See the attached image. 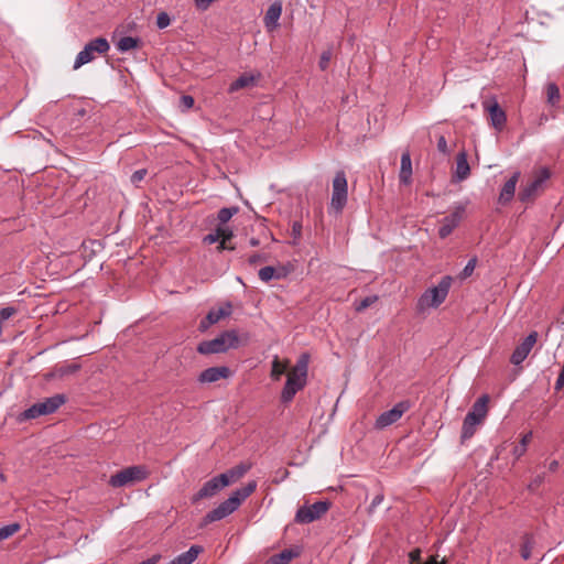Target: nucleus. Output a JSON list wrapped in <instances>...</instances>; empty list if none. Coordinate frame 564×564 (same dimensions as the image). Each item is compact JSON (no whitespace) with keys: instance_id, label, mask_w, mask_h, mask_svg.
Returning a JSON list of instances; mask_svg holds the SVG:
<instances>
[{"instance_id":"24","label":"nucleus","mask_w":564,"mask_h":564,"mask_svg":"<svg viewBox=\"0 0 564 564\" xmlns=\"http://www.w3.org/2000/svg\"><path fill=\"white\" fill-rule=\"evenodd\" d=\"M400 182L404 185H409L412 181V162L409 151L401 155V166L399 174Z\"/></svg>"},{"instance_id":"17","label":"nucleus","mask_w":564,"mask_h":564,"mask_svg":"<svg viewBox=\"0 0 564 564\" xmlns=\"http://www.w3.org/2000/svg\"><path fill=\"white\" fill-rule=\"evenodd\" d=\"M230 376V369L226 366L210 367L200 372L198 381L200 383H213L220 379H227Z\"/></svg>"},{"instance_id":"46","label":"nucleus","mask_w":564,"mask_h":564,"mask_svg":"<svg viewBox=\"0 0 564 564\" xmlns=\"http://www.w3.org/2000/svg\"><path fill=\"white\" fill-rule=\"evenodd\" d=\"M532 435H533V434H532V432H531V431H530V432H528V433H525V434L521 437V440H520V443H519V444H520V445H523V446L527 448V447H528V445H529V443H530V442H531V440H532Z\"/></svg>"},{"instance_id":"23","label":"nucleus","mask_w":564,"mask_h":564,"mask_svg":"<svg viewBox=\"0 0 564 564\" xmlns=\"http://www.w3.org/2000/svg\"><path fill=\"white\" fill-rule=\"evenodd\" d=\"M251 465L241 463L227 471L220 474V478H225L228 481V486L235 484L240 478L245 476V474L250 469Z\"/></svg>"},{"instance_id":"32","label":"nucleus","mask_w":564,"mask_h":564,"mask_svg":"<svg viewBox=\"0 0 564 564\" xmlns=\"http://www.w3.org/2000/svg\"><path fill=\"white\" fill-rule=\"evenodd\" d=\"M533 544H534V542H533L532 538L529 535H525L524 541L520 549L521 557L523 560H529L531 557Z\"/></svg>"},{"instance_id":"52","label":"nucleus","mask_w":564,"mask_h":564,"mask_svg":"<svg viewBox=\"0 0 564 564\" xmlns=\"http://www.w3.org/2000/svg\"><path fill=\"white\" fill-rule=\"evenodd\" d=\"M257 260H258V256H253L250 258V262H252V263L256 262Z\"/></svg>"},{"instance_id":"26","label":"nucleus","mask_w":564,"mask_h":564,"mask_svg":"<svg viewBox=\"0 0 564 564\" xmlns=\"http://www.w3.org/2000/svg\"><path fill=\"white\" fill-rule=\"evenodd\" d=\"M289 368V361H281L278 356L274 357L272 361V369H271V378L273 380H280L282 375L288 370Z\"/></svg>"},{"instance_id":"49","label":"nucleus","mask_w":564,"mask_h":564,"mask_svg":"<svg viewBox=\"0 0 564 564\" xmlns=\"http://www.w3.org/2000/svg\"><path fill=\"white\" fill-rule=\"evenodd\" d=\"M293 231L296 234V235H300V231H301V225L295 223L293 225Z\"/></svg>"},{"instance_id":"44","label":"nucleus","mask_w":564,"mask_h":564,"mask_svg":"<svg viewBox=\"0 0 564 564\" xmlns=\"http://www.w3.org/2000/svg\"><path fill=\"white\" fill-rule=\"evenodd\" d=\"M219 241V235L215 230L214 232H210L204 237V242L208 245H213L215 242Z\"/></svg>"},{"instance_id":"3","label":"nucleus","mask_w":564,"mask_h":564,"mask_svg":"<svg viewBox=\"0 0 564 564\" xmlns=\"http://www.w3.org/2000/svg\"><path fill=\"white\" fill-rule=\"evenodd\" d=\"M452 278L446 275L441 279L437 285L427 289L417 300V310L424 312L427 308L438 307L447 297Z\"/></svg>"},{"instance_id":"12","label":"nucleus","mask_w":564,"mask_h":564,"mask_svg":"<svg viewBox=\"0 0 564 564\" xmlns=\"http://www.w3.org/2000/svg\"><path fill=\"white\" fill-rule=\"evenodd\" d=\"M538 333L531 332L513 350L510 362L514 366L521 365L536 344Z\"/></svg>"},{"instance_id":"10","label":"nucleus","mask_w":564,"mask_h":564,"mask_svg":"<svg viewBox=\"0 0 564 564\" xmlns=\"http://www.w3.org/2000/svg\"><path fill=\"white\" fill-rule=\"evenodd\" d=\"M330 507L329 501H316L313 505H304L297 509L294 521L300 524H307L321 519Z\"/></svg>"},{"instance_id":"45","label":"nucleus","mask_w":564,"mask_h":564,"mask_svg":"<svg viewBox=\"0 0 564 564\" xmlns=\"http://www.w3.org/2000/svg\"><path fill=\"white\" fill-rule=\"evenodd\" d=\"M527 452V448L523 446V445H516L512 453L514 455L516 458H520L521 456L524 455V453Z\"/></svg>"},{"instance_id":"5","label":"nucleus","mask_w":564,"mask_h":564,"mask_svg":"<svg viewBox=\"0 0 564 564\" xmlns=\"http://www.w3.org/2000/svg\"><path fill=\"white\" fill-rule=\"evenodd\" d=\"M488 402L489 397L487 394L481 395L474 403L471 411H469L465 416L462 427L463 441L470 438L475 434L477 426L485 420L488 412Z\"/></svg>"},{"instance_id":"14","label":"nucleus","mask_w":564,"mask_h":564,"mask_svg":"<svg viewBox=\"0 0 564 564\" xmlns=\"http://www.w3.org/2000/svg\"><path fill=\"white\" fill-rule=\"evenodd\" d=\"M550 172L546 169L540 171L539 175L535 176L530 183H528L519 193L521 202L531 200L536 193L542 188L543 184L549 180Z\"/></svg>"},{"instance_id":"43","label":"nucleus","mask_w":564,"mask_h":564,"mask_svg":"<svg viewBox=\"0 0 564 564\" xmlns=\"http://www.w3.org/2000/svg\"><path fill=\"white\" fill-rule=\"evenodd\" d=\"M410 564H421V551L419 549H415L410 552L409 554Z\"/></svg>"},{"instance_id":"36","label":"nucleus","mask_w":564,"mask_h":564,"mask_svg":"<svg viewBox=\"0 0 564 564\" xmlns=\"http://www.w3.org/2000/svg\"><path fill=\"white\" fill-rule=\"evenodd\" d=\"M171 24L170 15L166 12H160L156 17V25L159 29H165Z\"/></svg>"},{"instance_id":"42","label":"nucleus","mask_w":564,"mask_h":564,"mask_svg":"<svg viewBox=\"0 0 564 564\" xmlns=\"http://www.w3.org/2000/svg\"><path fill=\"white\" fill-rule=\"evenodd\" d=\"M145 175H147V170H144V169L138 170L131 175V182L137 185L144 178Z\"/></svg>"},{"instance_id":"48","label":"nucleus","mask_w":564,"mask_h":564,"mask_svg":"<svg viewBox=\"0 0 564 564\" xmlns=\"http://www.w3.org/2000/svg\"><path fill=\"white\" fill-rule=\"evenodd\" d=\"M219 241H220V243H219V246H218V249H219V250H224V249H227V248H228V247H227V241H228V240L219 239Z\"/></svg>"},{"instance_id":"7","label":"nucleus","mask_w":564,"mask_h":564,"mask_svg":"<svg viewBox=\"0 0 564 564\" xmlns=\"http://www.w3.org/2000/svg\"><path fill=\"white\" fill-rule=\"evenodd\" d=\"M65 402L66 397L64 394H55L53 397L46 398L45 400L33 404L32 406L26 409L21 415L24 420L36 419L41 415L54 413Z\"/></svg>"},{"instance_id":"31","label":"nucleus","mask_w":564,"mask_h":564,"mask_svg":"<svg viewBox=\"0 0 564 564\" xmlns=\"http://www.w3.org/2000/svg\"><path fill=\"white\" fill-rule=\"evenodd\" d=\"M238 213V207H224L218 212L217 218L221 225L228 223L231 217Z\"/></svg>"},{"instance_id":"50","label":"nucleus","mask_w":564,"mask_h":564,"mask_svg":"<svg viewBox=\"0 0 564 564\" xmlns=\"http://www.w3.org/2000/svg\"><path fill=\"white\" fill-rule=\"evenodd\" d=\"M381 500H382V497H381V496H377V497L373 499V501H372V506H377V505H379V503L381 502Z\"/></svg>"},{"instance_id":"4","label":"nucleus","mask_w":564,"mask_h":564,"mask_svg":"<svg viewBox=\"0 0 564 564\" xmlns=\"http://www.w3.org/2000/svg\"><path fill=\"white\" fill-rule=\"evenodd\" d=\"M239 346L238 333L234 329L219 334L212 340L198 344L197 351L202 355L221 354Z\"/></svg>"},{"instance_id":"30","label":"nucleus","mask_w":564,"mask_h":564,"mask_svg":"<svg viewBox=\"0 0 564 564\" xmlns=\"http://www.w3.org/2000/svg\"><path fill=\"white\" fill-rule=\"evenodd\" d=\"M294 557V553L291 550H284L281 553L271 557L272 564H288Z\"/></svg>"},{"instance_id":"20","label":"nucleus","mask_w":564,"mask_h":564,"mask_svg":"<svg viewBox=\"0 0 564 564\" xmlns=\"http://www.w3.org/2000/svg\"><path fill=\"white\" fill-rule=\"evenodd\" d=\"M470 174V167L467 161V153L462 151L456 156V167L453 173V180L455 182L465 181Z\"/></svg>"},{"instance_id":"15","label":"nucleus","mask_w":564,"mask_h":564,"mask_svg":"<svg viewBox=\"0 0 564 564\" xmlns=\"http://www.w3.org/2000/svg\"><path fill=\"white\" fill-rule=\"evenodd\" d=\"M484 109L488 111L491 126L497 130L501 131L507 122V116L505 110L499 106L496 99L485 101L482 104Z\"/></svg>"},{"instance_id":"8","label":"nucleus","mask_w":564,"mask_h":564,"mask_svg":"<svg viewBox=\"0 0 564 564\" xmlns=\"http://www.w3.org/2000/svg\"><path fill=\"white\" fill-rule=\"evenodd\" d=\"M148 477V470L144 466L135 465L127 467L115 475H112L109 479V484L112 487L119 488L124 487L127 485L133 484L135 481L144 480Z\"/></svg>"},{"instance_id":"28","label":"nucleus","mask_w":564,"mask_h":564,"mask_svg":"<svg viewBox=\"0 0 564 564\" xmlns=\"http://www.w3.org/2000/svg\"><path fill=\"white\" fill-rule=\"evenodd\" d=\"M546 99L552 106H556L560 102L561 94L556 84L550 83L546 86Z\"/></svg>"},{"instance_id":"53","label":"nucleus","mask_w":564,"mask_h":564,"mask_svg":"<svg viewBox=\"0 0 564 564\" xmlns=\"http://www.w3.org/2000/svg\"><path fill=\"white\" fill-rule=\"evenodd\" d=\"M251 245L252 246H257L258 245V240L257 239H251Z\"/></svg>"},{"instance_id":"41","label":"nucleus","mask_w":564,"mask_h":564,"mask_svg":"<svg viewBox=\"0 0 564 564\" xmlns=\"http://www.w3.org/2000/svg\"><path fill=\"white\" fill-rule=\"evenodd\" d=\"M437 150L445 155L449 154L447 141L444 135H440L437 139Z\"/></svg>"},{"instance_id":"38","label":"nucleus","mask_w":564,"mask_h":564,"mask_svg":"<svg viewBox=\"0 0 564 564\" xmlns=\"http://www.w3.org/2000/svg\"><path fill=\"white\" fill-rule=\"evenodd\" d=\"M216 231L219 235V239L230 240L234 236L232 230L226 226H218Z\"/></svg>"},{"instance_id":"47","label":"nucleus","mask_w":564,"mask_h":564,"mask_svg":"<svg viewBox=\"0 0 564 564\" xmlns=\"http://www.w3.org/2000/svg\"><path fill=\"white\" fill-rule=\"evenodd\" d=\"M556 384L557 386H562L564 384V369L562 368L558 377H557V380H556Z\"/></svg>"},{"instance_id":"19","label":"nucleus","mask_w":564,"mask_h":564,"mask_svg":"<svg viewBox=\"0 0 564 564\" xmlns=\"http://www.w3.org/2000/svg\"><path fill=\"white\" fill-rule=\"evenodd\" d=\"M281 14L282 2L274 1L273 3H271L263 18V23L268 31H273L279 26V20L281 18Z\"/></svg>"},{"instance_id":"1","label":"nucleus","mask_w":564,"mask_h":564,"mask_svg":"<svg viewBox=\"0 0 564 564\" xmlns=\"http://www.w3.org/2000/svg\"><path fill=\"white\" fill-rule=\"evenodd\" d=\"M257 482L249 481L245 487L235 490L228 499L223 501L217 508L213 509L203 518V525L219 521L234 513L241 503L254 492Z\"/></svg>"},{"instance_id":"39","label":"nucleus","mask_w":564,"mask_h":564,"mask_svg":"<svg viewBox=\"0 0 564 564\" xmlns=\"http://www.w3.org/2000/svg\"><path fill=\"white\" fill-rule=\"evenodd\" d=\"M17 313V310L12 306L4 307L0 311V325L3 321L9 319L11 316H13Z\"/></svg>"},{"instance_id":"27","label":"nucleus","mask_w":564,"mask_h":564,"mask_svg":"<svg viewBox=\"0 0 564 564\" xmlns=\"http://www.w3.org/2000/svg\"><path fill=\"white\" fill-rule=\"evenodd\" d=\"M116 46L119 52H128L139 46V39L132 36H123L117 42Z\"/></svg>"},{"instance_id":"35","label":"nucleus","mask_w":564,"mask_h":564,"mask_svg":"<svg viewBox=\"0 0 564 564\" xmlns=\"http://www.w3.org/2000/svg\"><path fill=\"white\" fill-rule=\"evenodd\" d=\"M332 56V50H326L321 54L318 66L322 70H325L328 67Z\"/></svg>"},{"instance_id":"29","label":"nucleus","mask_w":564,"mask_h":564,"mask_svg":"<svg viewBox=\"0 0 564 564\" xmlns=\"http://www.w3.org/2000/svg\"><path fill=\"white\" fill-rule=\"evenodd\" d=\"M282 276L281 273L276 272L273 267H263L259 270V278L263 282H269L272 279H280Z\"/></svg>"},{"instance_id":"37","label":"nucleus","mask_w":564,"mask_h":564,"mask_svg":"<svg viewBox=\"0 0 564 564\" xmlns=\"http://www.w3.org/2000/svg\"><path fill=\"white\" fill-rule=\"evenodd\" d=\"M476 264H477V258L474 257L471 258L467 264L465 265V268L463 269L462 271V276L463 278H468L473 274L475 268H476Z\"/></svg>"},{"instance_id":"33","label":"nucleus","mask_w":564,"mask_h":564,"mask_svg":"<svg viewBox=\"0 0 564 564\" xmlns=\"http://www.w3.org/2000/svg\"><path fill=\"white\" fill-rule=\"evenodd\" d=\"M20 530V525L18 523H10L0 528V541L6 540L17 533Z\"/></svg>"},{"instance_id":"51","label":"nucleus","mask_w":564,"mask_h":564,"mask_svg":"<svg viewBox=\"0 0 564 564\" xmlns=\"http://www.w3.org/2000/svg\"><path fill=\"white\" fill-rule=\"evenodd\" d=\"M556 467H557V462H556V460L551 462V464H550V469H551V470H555V469H556Z\"/></svg>"},{"instance_id":"13","label":"nucleus","mask_w":564,"mask_h":564,"mask_svg":"<svg viewBox=\"0 0 564 564\" xmlns=\"http://www.w3.org/2000/svg\"><path fill=\"white\" fill-rule=\"evenodd\" d=\"M228 486V481L220 476L213 477L206 481L203 487L193 496L192 502L195 503L205 498H212L217 495L221 489Z\"/></svg>"},{"instance_id":"11","label":"nucleus","mask_w":564,"mask_h":564,"mask_svg":"<svg viewBox=\"0 0 564 564\" xmlns=\"http://www.w3.org/2000/svg\"><path fill=\"white\" fill-rule=\"evenodd\" d=\"M411 408L409 401H401L397 403L391 410L381 413L375 423V427L378 430L386 429L393 423L398 422L402 415Z\"/></svg>"},{"instance_id":"2","label":"nucleus","mask_w":564,"mask_h":564,"mask_svg":"<svg viewBox=\"0 0 564 564\" xmlns=\"http://www.w3.org/2000/svg\"><path fill=\"white\" fill-rule=\"evenodd\" d=\"M310 356L302 354L295 366L289 371L285 386L281 392V401L289 403L306 384Z\"/></svg>"},{"instance_id":"9","label":"nucleus","mask_w":564,"mask_h":564,"mask_svg":"<svg viewBox=\"0 0 564 564\" xmlns=\"http://www.w3.org/2000/svg\"><path fill=\"white\" fill-rule=\"evenodd\" d=\"M348 198V184L346 174L343 171L336 173L333 180V193L330 208L336 213H341Z\"/></svg>"},{"instance_id":"22","label":"nucleus","mask_w":564,"mask_h":564,"mask_svg":"<svg viewBox=\"0 0 564 564\" xmlns=\"http://www.w3.org/2000/svg\"><path fill=\"white\" fill-rule=\"evenodd\" d=\"M259 78L260 74L245 73L230 84L228 91L235 93L243 88L252 87Z\"/></svg>"},{"instance_id":"25","label":"nucleus","mask_w":564,"mask_h":564,"mask_svg":"<svg viewBox=\"0 0 564 564\" xmlns=\"http://www.w3.org/2000/svg\"><path fill=\"white\" fill-rule=\"evenodd\" d=\"M202 551V546L192 545L188 551L180 554L167 564H192Z\"/></svg>"},{"instance_id":"16","label":"nucleus","mask_w":564,"mask_h":564,"mask_svg":"<svg viewBox=\"0 0 564 564\" xmlns=\"http://www.w3.org/2000/svg\"><path fill=\"white\" fill-rule=\"evenodd\" d=\"M464 213L463 207H457L451 215L443 218L438 235L441 238H446L458 226Z\"/></svg>"},{"instance_id":"18","label":"nucleus","mask_w":564,"mask_h":564,"mask_svg":"<svg viewBox=\"0 0 564 564\" xmlns=\"http://www.w3.org/2000/svg\"><path fill=\"white\" fill-rule=\"evenodd\" d=\"M231 311L232 306L230 303H226L218 308L210 310L205 319L200 322V329L205 330L210 325L218 323L221 318L229 316Z\"/></svg>"},{"instance_id":"6","label":"nucleus","mask_w":564,"mask_h":564,"mask_svg":"<svg viewBox=\"0 0 564 564\" xmlns=\"http://www.w3.org/2000/svg\"><path fill=\"white\" fill-rule=\"evenodd\" d=\"M110 50L109 42L105 37H96L88 42L77 54L73 68L78 69L83 65L90 63L96 58V54L104 55Z\"/></svg>"},{"instance_id":"40","label":"nucleus","mask_w":564,"mask_h":564,"mask_svg":"<svg viewBox=\"0 0 564 564\" xmlns=\"http://www.w3.org/2000/svg\"><path fill=\"white\" fill-rule=\"evenodd\" d=\"M180 106L183 110H188L194 106V98L189 95H184L180 99Z\"/></svg>"},{"instance_id":"21","label":"nucleus","mask_w":564,"mask_h":564,"mask_svg":"<svg viewBox=\"0 0 564 564\" xmlns=\"http://www.w3.org/2000/svg\"><path fill=\"white\" fill-rule=\"evenodd\" d=\"M519 177L520 173L514 172L512 176L503 184L499 195V202L501 204H507L513 198Z\"/></svg>"},{"instance_id":"34","label":"nucleus","mask_w":564,"mask_h":564,"mask_svg":"<svg viewBox=\"0 0 564 564\" xmlns=\"http://www.w3.org/2000/svg\"><path fill=\"white\" fill-rule=\"evenodd\" d=\"M377 301H378V296H377V295L366 296L364 300H361V301L356 305V311H357V312H362V311H364V310H366L367 307H369V306H371L372 304H375Z\"/></svg>"}]
</instances>
